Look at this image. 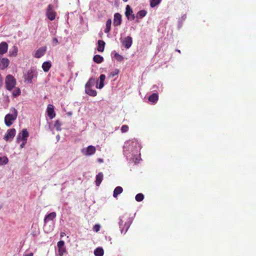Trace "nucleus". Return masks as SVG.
I'll use <instances>...</instances> for the list:
<instances>
[{
	"label": "nucleus",
	"instance_id": "obj_52",
	"mask_svg": "<svg viewBox=\"0 0 256 256\" xmlns=\"http://www.w3.org/2000/svg\"><path fill=\"white\" fill-rule=\"evenodd\" d=\"M177 52H180V50H177Z\"/></svg>",
	"mask_w": 256,
	"mask_h": 256
},
{
	"label": "nucleus",
	"instance_id": "obj_43",
	"mask_svg": "<svg viewBox=\"0 0 256 256\" xmlns=\"http://www.w3.org/2000/svg\"><path fill=\"white\" fill-rule=\"evenodd\" d=\"M52 42H53L54 46H56L57 44H58V39L56 38H54L52 39Z\"/></svg>",
	"mask_w": 256,
	"mask_h": 256
},
{
	"label": "nucleus",
	"instance_id": "obj_50",
	"mask_svg": "<svg viewBox=\"0 0 256 256\" xmlns=\"http://www.w3.org/2000/svg\"><path fill=\"white\" fill-rule=\"evenodd\" d=\"M156 88V86H153V89Z\"/></svg>",
	"mask_w": 256,
	"mask_h": 256
},
{
	"label": "nucleus",
	"instance_id": "obj_8",
	"mask_svg": "<svg viewBox=\"0 0 256 256\" xmlns=\"http://www.w3.org/2000/svg\"><path fill=\"white\" fill-rule=\"evenodd\" d=\"M29 136V134L26 129L22 130V132H20L16 137L17 142H20L21 140L26 141Z\"/></svg>",
	"mask_w": 256,
	"mask_h": 256
},
{
	"label": "nucleus",
	"instance_id": "obj_30",
	"mask_svg": "<svg viewBox=\"0 0 256 256\" xmlns=\"http://www.w3.org/2000/svg\"><path fill=\"white\" fill-rule=\"evenodd\" d=\"M94 84V78H90L88 82L86 83L85 88H92Z\"/></svg>",
	"mask_w": 256,
	"mask_h": 256
},
{
	"label": "nucleus",
	"instance_id": "obj_24",
	"mask_svg": "<svg viewBox=\"0 0 256 256\" xmlns=\"http://www.w3.org/2000/svg\"><path fill=\"white\" fill-rule=\"evenodd\" d=\"M52 66L50 62H45L42 64V68L44 72H48Z\"/></svg>",
	"mask_w": 256,
	"mask_h": 256
},
{
	"label": "nucleus",
	"instance_id": "obj_39",
	"mask_svg": "<svg viewBox=\"0 0 256 256\" xmlns=\"http://www.w3.org/2000/svg\"><path fill=\"white\" fill-rule=\"evenodd\" d=\"M100 228V226L99 224H95L93 227V230L95 232H98Z\"/></svg>",
	"mask_w": 256,
	"mask_h": 256
},
{
	"label": "nucleus",
	"instance_id": "obj_34",
	"mask_svg": "<svg viewBox=\"0 0 256 256\" xmlns=\"http://www.w3.org/2000/svg\"><path fill=\"white\" fill-rule=\"evenodd\" d=\"M135 198L137 202H141L144 198V195L141 193L138 194L136 196Z\"/></svg>",
	"mask_w": 256,
	"mask_h": 256
},
{
	"label": "nucleus",
	"instance_id": "obj_46",
	"mask_svg": "<svg viewBox=\"0 0 256 256\" xmlns=\"http://www.w3.org/2000/svg\"><path fill=\"white\" fill-rule=\"evenodd\" d=\"M24 256H33V253L30 252L28 254H25Z\"/></svg>",
	"mask_w": 256,
	"mask_h": 256
},
{
	"label": "nucleus",
	"instance_id": "obj_17",
	"mask_svg": "<svg viewBox=\"0 0 256 256\" xmlns=\"http://www.w3.org/2000/svg\"><path fill=\"white\" fill-rule=\"evenodd\" d=\"M8 50V44L6 42H2L0 44V54H6Z\"/></svg>",
	"mask_w": 256,
	"mask_h": 256
},
{
	"label": "nucleus",
	"instance_id": "obj_5",
	"mask_svg": "<svg viewBox=\"0 0 256 256\" xmlns=\"http://www.w3.org/2000/svg\"><path fill=\"white\" fill-rule=\"evenodd\" d=\"M56 213L55 212H52L47 215H46L44 218V231L48 233L50 231H52L53 229L52 227H48L46 226V224L48 222L53 220L56 217Z\"/></svg>",
	"mask_w": 256,
	"mask_h": 256
},
{
	"label": "nucleus",
	"instance_id": "obj_40",
	"mask_svg": "<svg viewBox=\"0 0 256 256\" xmlns=\"http://www.w3.org/2000/svg\"><path fill=\"white\" fill-rule=\"evenodd\" d=\"M64 242L63 240L59 241L57 244L58 248H64Z\"/></svg>",
	"mask_w": 256,
	"mask_h": 256
},
{
	"label": "nucleus",
	"instance_id": "obj_35",
	"mask_svg": "<svg viewBox=\"0 0 256 256\" xmlns=\"http://www.w3.org/2000/svg\"><path fill=\"white\" fill-rule=\"evenodd\" d=\"M61 125H62V124L58 120H56L55 122L54 126L57 130L60 131L61 130V128H60Z\"/></svg>",
	"mask_w": 256,
	"mask_h": 256
},
{
	"label": "nucleus",
	"instance_id": "obj_16",
	"mask_svg": "<svg viewBox=\"0 0 256 256\" xmlns=\"http://www.w3.org/2000/svg\"><path fill=\"white\" fill-rule=\"evenodd\" d=\"M106 79V76L104 74H102L99 77L100 82L98 84V80L97 81V84L96 87L97 88L102 89L104 86V81Z\"/></svg>",
	"mask_w": 256,
	"mask_h": 256
},
{
	"label": "nucleus",
	"instance_id": "obj_1",
	"mask_svg": "<svg viewBox=\"0 0 256 256\" xmlns=\"http://www.w3.org/2000/svg\"><path fill=\"white\" fill-rule=\"evenodd\" d=\"M140 144L136 139L130 140L124 142V154L127 160H134L135 156H138L140 150Z\"/></svg>",
	"mask_w": 256,
	"mask_h": 256
},
{
	"label": "nucleus",
	"instance_id": "obj_20",
	"mask_svg": "<svg viewBox=\"0 0 256 256\" xmlns=\"http://www.w3.org/2000/svg\"><path fill=\"white\" fill-rule=\"evenodd\" d=\"M86 93L92 96H95L97 94V92L96 90L92 89L90 88H85Z\"/></svg>",
	"mask_w": 256,
	"mask_h": 256
},
{
	"label": "nucleus",
	"instance_id": "obj_42",
	"mask_svg": "<svg viewBox=\"0 0 256 256\" xmlns=\"http://www.w3.org/2000/svg\"><path fill=\"white\" fill-rule=\"evenodd\" d=\"M112 20L111 19H108L106 24V27L111 28Z\"/></svg>",
	"mask_w": 256,
	"mask_h": 256
},
{
	"label": "nucleus",
	"instance_id": "obj_10",
	"mask_svg": "<svg viewBox=\"0 0 256 256\" xmlns=\"http://www.w3.org/2000/svg\"><path fill=\"white\" fill-rule=\"evenodd\" d=\"M16 134V130L14 128L8 130L4 136V139L6 141H11L14 137Z\"/></svg>",
	"mask_w": 256,
	"mask_h": 256
},
{
	"label": "nucleus",
	"instance_id": "obj_18",
	"mask_svg": "<svg viewBox=\"0 0 256 256\" xmlns=\"http://www.w3.org/2000/svg\"><path fill=\"white\" fill-rule=\"evenodd\" d=\"M46 52V48H40L36 51L34 56L36 58H40Z\"/></svg>",
	"mask_w": 256,
	"mask_h": 256
},
{
	"label": "nucleus",
	"instance_id": "obj_44",
	"mask_svg": "<svg viewBox=\"0 0 256 256\" xmlns=\"http://www.w3.org/2000/svg\"><path fill=\"white\" fill-rule=\"evenodd\" d=\"M110 29H111V28H110L106 27V28L104 29V32L105 33L108 34L110 32Z\"/></svg>",
	"mask_w": 256,
	"mask_h": 256
},
{
	"label": "nucleus",
	"instance_id": "obj_4",
	"mask_svg": "<svg viewBox=\"0 0 256 256\" xmlns=\"http://www.w3.org/2000/svg\"><path fill=\"white\" fill-rule=\"evenodd\" d=\"M5 87L8 90H12L16 86V78L10 74L6 76L5 78Z\"/></svg>",
	"mask_w": 256,
	"mask_h": 256
},
{
	"label": "nucleus",
	"instance_id": "obj_49",
	"mask_svg": "<svg viewBox=\"0 0 256 256\" xmlns=\"http://www.w3.org/2000/svg\"><path fill=\"white\" fill-rule=\"evenodd\" d=\"M186 18V15H184V16H182V18H183L184 20Z\"/></svg>",
	"mask_w": 256,
	"mask_h": 256
},
{
	"label": "nucleus",
	"instance_id": "obj_15",
	"mask_svg": "<svg viewBox=\"0 0 256 256\" xmlns=\"http://www.w3.org/2000/svg\"><path fill=\"white\" fill-rule=\"evenodd\" d=\"M10 64L9 60L6 58H0V68L4 70Z\"/></svg>",
	"mask_w": 256,
	"mask_h": 256
},
{
	"label": "nucleus",
	"instance_id": "obj_27",
	"mask_svg": "<svg viewBox=\"0 0 256 256\" xmlns=\"http://www.w3.org/2000/svg\"><path fill=\"white\" fill-rule=\"evenodd\" d=\"M104 254V252L102 248H97L94 251L95 256H102Z\"/></svg>",
	"mask_w": 256,
	"mask_h": 256
},
{
	"label": "nucleus",
	"instance_id": "obj_7",
	"mask_svg": "<svg viewBox=\"0 0 256 256\" xmlns=\"http://www.w3.org/2000/svg\"><path fill=\"white\" fill-rule=\"evenodd\" d=\"M96 152V148L93 146H89L86 148L82 149V153L86 156H90L95 154Z\"/></svg>",
	"mask_w": 256,
	"mask_h": 256
},
{
	"label": "nucleus",
	"instance_id": "obj_36",
	"mask_svg": "<svg viewBox=\"0 0 256 256\" xmlns=\"http://www.w3.org/2000/svg\"><path fill=\"white\" fill-rule=\"evenodd\" d=\"M114 58L118 62H122L124 60V57L118 53L114 54Z\"/></svg>",
	"mask_w": 256,
	"mask_h": 256
},
{
	"label": "nucleus",
	"instance_id": "obj_48",
	"mask_svg": "<svg viewBox=\"0 0 256 256\" xmlns=\"http://www.w3.org/2000/svg\"><path fill=\"white\" fill-rule=\"evenodd\" d=\"M56 138L57 139V140L58 141L60 140V136L59 135L56 136Z\"/></svg>",
	"mask_w": 256,
	"mask_h": 256
},
{
	"label": "nucleus",
	"instance_id": "obj_41",
	"mask_svg": "<svg viewBox=\"0 0 256 256\" xmlns=\"http://www.w3.org/2000/svg\"><path fill=\"white\" fill-rule=\"evenodd\" d=\"M119 72V70L118 69H116L114 71L112 72L110 74V76L112 77L114 76H115L117 75Z\"/></svg>",
	"mask_w": 256,
	"mask_h": 256
},
{
	"label": "nucleus",
	"instance_id": "obj_14",
	"mask_svg": "<svg viewBox=\"0 0 256 256\" xmlns=\"http://www.w3.org/2000/svg\"><path fill=\"white\" fill-rule=\"evenodd\" d=\"M122 16L119 13H116L114 14V26H119L122 24Z\"/></svg>",
	"mask_w": 256,
	"mask_h": 256
},
{
	"label": "nucleus",
	"instance_id": "obj_51",
	"mask_svg": "<svg viewBox=\"0 0 256 256\" xmlns=\"http://www.w3.org/2000/svg\"><path fill=\"white\" fill-rule=\"evenodd\" d=\"M128 0H123L124 2H126Z\"/></svg>",
	"mask_w": 256,
	"mask_h": 256
},
{
	"label": "nucleus",
	"instance_id": "obj_38",
	"mask_svg": "<svg viewBox=\"0 0 256 256\" xmlns=\"http://www.w3.org/2000/svg\"><path fill=\"white\" fill-rule=\"evenodd\" d=\"M128 126L127 125H123L121 128V132L122 133L126 132L128 130Z\"/></svg>",
	"mask_w": 256,
	"mask_h": 256
},
{
	"label": "nucleus",
	"instance_id": "obj_2",
	"mask_svg": "<svg viewBox=\"0 0 256 256\" xmlns=\"http://www.w3.org/2000/svg\"><path fill=\"white\" fill-rule=\"evenodd\" d=\"M132 219L126 214L119 217V227L122 234H126L132 223Z\"/></svg>",
	"mask_w": 256,
	"mask_h": 256
},
{
	"label": "nucleus",
	"instance_id": "obj_31",
	"mask_svg": "<svg viewBox=\"0 0 256 256\" xmlns=\"http://www.w3.org/2000/svg\"><path fill=\"white\" fill-rule=\"evenodd\" d=\"M14 89V90L12 93V96L14 97H16L20 94L21 92L18 88L15 87Z\"/></svg>",
	"mask_w": 256,
	"mask_h": 256
},
{
	"label": "nucleus",
	"instance_id": "obj_28",
	"mask_svg": "<svg viewBox=\"0 0 256 256\" xmlns=\"http://www.w3.org/2000/svg\"><path fill=\"white\" fill-rule=\"evenodd\" d=\"M93 60L97 63V64H100L104 60V58L102 56H100V55H95L93 58Z\"/></svg>",
	"mask_w": 256,
	"mask_h": 256
},
{
	"label": "nucleus",
	"instance_id": "obj_37",
	"mask_svg": "<svg viewBox=\"0 0 256 256\" xmlns=\"http://www.w3.org/2000/svg\"><path fill=\"white\" fill-rule=\"evenodd\" d=\"M65 252H66L65 248H58V254L59 256H62Z\"/></svg>",
	"mask_w": 256,
	"mask_h": 256
},
{
	"label": "nucleus",
	"instance_id": "obj_23",
	"mask_svg": "<svg viewBox=\"0 0 256 256\" xmlns=\"http://www.w3.org/2000/svg\"><path fill=\"white\" fill-rule=\"evenodd\" d=\"M32 232L31 234L33 236H36L40 234L39 229L37 224H33L32 226Z\"/></svg>",
	"mask_w": 256,
	"mask_h": 256
},
{
	"label": "nucleus",
	"instance_id": "obj_22",
	"mask_svg": "<svg viewBox=\"0 0 256 256\" xmlns=\"http://www.w3.org/2000/svg\"><path fill=\"white\" fill-rule=\"evenodd\" d=\"M122 191H123V189L121 186H116L114 190L113 196L115 198H116L118 194L122 193Z\"/></svg>",
	"mask_w": 256,
	"mask_h": 256
},
{
	"label": "nucleus",
	"instance_id": "obj_32",
	"mask_svg": "<svg viewBox=\"0 0 256 256\" xmlns=\"http://www.w3.org/2000/svg\"><path fill=\"white\" fill-rule=\"evenodd\" d=\"M162 0H150V6L152 8H154L159 4Z\"/></svg>",
	"mask_w": 256,
	"mask_h": 256
},
{
	"label": "nucleus",
	"instance_id": "obj_33",
	"mask_svg": "<svg viewBox=\"0 0 256 256\" xmlns=\"http://www.w3.org/2000/svg\"><path fill=\"white\" fill-rule=\"evenodd\" d=\"M8 161V158L6 156L0 157V166L6 164Z\"/></svg>",
	"mask_w": 256,
	"mask_h": 256
},
{
	"label": "nucleus",
	"instance_id": "obj_13",
	"mask_svg": "<svg viewBox=\"0 0 256 256\" xmlns=\"http://www.w3.org/2000/svg\"><path fill=\"white\" fill-rule=\"evenodd\" d=\"M46 112L50 119H52L55 117L56 114L52 104H49L48 106Z\"/></svg>",
	"mask_w": 256,
	"mask_h": 256
},
{
	"label": "nucleus",
	"instance_id": "obj_26",
	"mask_svg": "<svg viewBox=\"0 0 256 256\" xmlns=\"http://www.w3.org/2000/svg\"><path fill=\"white\" fill-rule=\"evenodd\" d=\"M158 94L154 93L149 96L148 100L152 103H156L158 100Z\"/></svg>",
	"mask_w": 256,
	"mask_h": 256
},
{
	"label": "nucleus",
	"instance_id": "obj_25",
	"mask_svg": "<svg viewBox=\"0 0 256 256\" xmlns=\"http://www.w3.org/2000/svg\"><path fill=\"white\" fill-rule=\"evenodd\" d=\"M18 52V48L14 46L12 47V48L9 51V55L10 56H16Z\"/></svg>",
	"mask_w": 256,
	"mask_h": 256
},
{
	"label": "nucleus",
	"instance_id": "obj_3",
	"mask_svg": "<svg viewBox=\"0 0 256 256\" xmlns=\"http://www.w3.org/2000/svg\"><path fill=\"white\" fill-rule=\"evenodd\" d=\"M12 114H8L4 117V124L7 126H10L17 118L18 112L14 108L10 109Z\"/></svg>",
	"mask_w": 256,
	"mask_h": 256
},
{
	"label": "nucleus",
	"instance_id": "obj_53",
	"mask_svg": "<svg viewBox=\"0 0 256 256\" xmlns=\"http://www.w3.org/2000/svg\"><path fill=\"white\" fill-rule=\"evenodd\" d=\"M136 160H138V158H136Z\"/></svg>",
	"mask_w": 256,
	"mask_h": 256
},
{
	"label": "nucleus",
	"instance_id": "obj_29",
	"mask_svg": "<svg viewBox=\"0 0 256 256\" xmlns=\"http://www.w3.org/2000/svg\"><path fill=\"white\" fill-rule=\"evenodd\" d=\"M146 14H147V12L146 10H140L138 12L137 15H136V18H144V16H145L146 15Z\"/></svg>",
	"mask_w": 256,
	"mask_h": 256
},
{
	"label": "nucleus",
	"instance_id": "obj_6",
	"mask_svg": "<svg viewBox=\"0 0 256 256\" xmlns=\"http://www.w3.org/2000/svg\"><path fill=\"white\" fill-rule=\"evenodd\" d=\"M38 76V72L34 68H32L29 70L26 74L24 75L25 81L30 84L32 82V80L36 79Z\"/></svg>",
	"mask_w": 256,
	"mask_h": 256
},
{
	"label": "nucleus",
	"instance_id": "obj_19",
	"mask_svg": "<svg viewBox=\"0 0 256 256\" xmlns=\"http://www.w3.org/2000/svg\"><path fill=\"white\" fill-rule=\"evenodd\" d=\"M104 178V174L102 172H99L96 176V186H99L100 183L102 182Z\"/></svg>",
	"mask_w": 256,
	"mask_h": 256
},
{
	"label": "nucleus",
	"instance_id": "obj_11",
	"mask_svg": "<svg viewBox=\"0 0 256 256\" xmlns=\"http://www.w3.org/2000/svg\"><path fill=\"white\" fill-rule=\"evenodd\" d=\"M125 15L128 20H134L136 16L133 14L132 8L129 5H127L126 8Z\"/></svg>",
	"mask_w": 256,
	"mask_h": 256
},
{
	"label": "nucleus",
	"instance_id": "obj_47",
	"mask_svg": "<svg viewBox=\"0 0 256 256\" xmlns=\"http://www.w3.org/2000/svg\"><path fill=\"white\" fill-rule=\"evenodd\" d=\"M98 161L99 162H104L102 158H98Z\"/></svg>",
	"mask_w": 256,
	"mask_h": 256
},
{
	"label": "nucleus",
	"instance_id": "obj_12",
	"mask_svg": "<svg viewBox=\"0 0 256 256\" xmlns=\"http://www.w3.org/2000/svg\"><path fill=\"white\" fill-rule=\"evenodd\" d=\"M122 43L124 47L128 49L132 45V38L130 36H128L126 37L122 41Z\"/></svg>",
	"mask_w": 256,
	"mask_h": 256
},
{
	"label": "nucleus",
	"instance_id": "obj_9",
	"mask_svg": "<svg viewBox=\"0 0 256 256\" xmlns=\"http://www.w3.org/2000/svg\"><path fill=\"white\" fill-rule=\"evenodd\" d=\"M46 15L48 18L50 20H53L56 18V12L53 10V6L52 4H49L48 6Z\"/></svg>",
	"mask_w": 256,
	"mask_h": 256
},
{
	"label": "nucleus",
	"instance_id": "obj_45",
	"mask_svg": "<svg viewBox=\"0 0 256 256\" xmlns=\"http://www.w3.org/2000/svg\"><path fill=\"white\" fill-rule=\"evenodd\" d=\"M26 142V141H23V142L20 145V147L21 148H23Z\"/></svg>",
	"mask_w": 256,
	"mask_h": 256
},
{
	"label": "nucleus",
	"instance_id": "obj_21",
	"mask_svg": "<svg viewBox=\"0 0 256 256\" xmlns=\"http://www.w3.org/2000/svg\"><path fill=\"white\" fill-rule=\"evenodd\" d=\"M97 50L100 52H102L104 49L105 42L102 40H98V42Z\"/></svg>",
	"mask_w": 256,
	"mask_h": 256
}]
</instances>
